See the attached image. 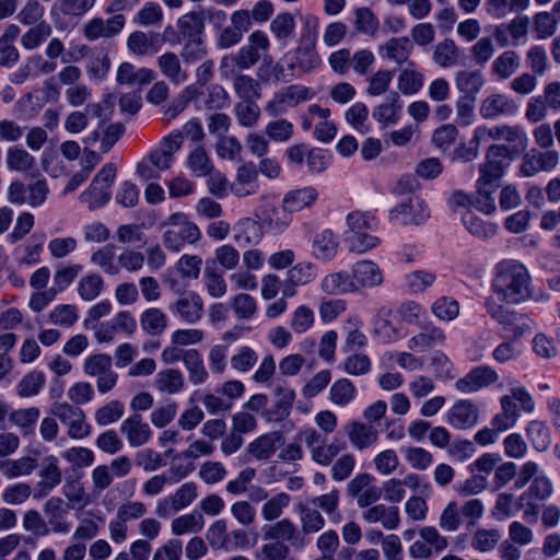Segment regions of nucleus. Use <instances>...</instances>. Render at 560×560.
Instances as JSON below:
<instances>
[{
    "instance_id": "58836bf2",
    "label": "nucleus",
    "mask_w": 560,
    "mask_h": 560,
    "mask_svg": "<svg viewBox=\"0 0 560 560\" xmlns=\"http://www.w3.org/2000/svg\"><path fill=\"white\" fill-rule=\"evenodd\" d=\"M161 72L174 84L179 85L188 79L187 72L182 69L178 56L175 52H165L158 58Z\"/></svg>"
},
{
    "instance_id": "473e14b6",
    "label": "nucleus",
    "mask_w": 560,
    "mask_h": 560,
    "mask_svg": "<svg viewBox=\"0 0 560 560\" xmlns=\"http://www.w3.org/2000/svg\"><path fill=\"white\" fill-rule=\"evenodd\" d=\"M502 411L495 415L491 420L494 431H506L515 425L520 418V410L516 402L512 401V397L504 395L500 398Z\"/></svg>"
},
{
    "instance_id": "4d7b16f0",
    "label": "nucleus",
    "mask_w": 560,
    "mask_h": 560,
    "mask_svg": "<svg viewBox=\"0 0 560 560\" xmlns=\"http://www.w3.org/2000/svg\"><path fill=\"white\" fill-rule=\"evenodd\" d=\"M291 497L285 492L277 493L269 498L261 506V516L267 522H277L281 517L283 510L289 506Z\"/></svg>"
},
{
    "instance_id": "2f4dec72",
    "label": "nucleus",
    "mask_w": 560,
    "mask_h": 560,
    "mask_svg": "<svg viewBox=\"0 0 560 560\" xmlns=\"http://www.w3.org/2000/svg\"><path fill=\"white\" fill-rule=\"evenodd\" d=\"M296 509L301 523L300 530L303 533L304 538H307L308 535L318 533L325 527L326 521L324 515L308 502L300 503Z\"/></svg>"
},
{
    "instance_id": "338daca9",
    "label": "nucleus",
    "mask_w": 560,
    "mask_h": 560,
    "mask_svg": "<svg viewBox=\"0 0 560 560\" xmlns=\"http://www.w3.org/2000/svg\"><path fill=\"white\" fill-rule=\"evenodd\" d=\"M355 387L348 378L337 380L330 387L329 398L338 406L348 405L355 396Z\"/></svg>"
},
{
    "instance_id": "69168bd1",
    "label": "nucleus",
    "mask_w": 560,
    "mask_h": 560,
    "mask_svg": "<svg viewBox=\"0 0 560 560\" xmlns=\"http://www.w3.org/2000/svg\"><path fill=\"white\" fill-rule=\"evenodd\" d=\"M46 377L40 371H32L22 377L16 385V393L20 397L37 395L44 387Z\"/></svg>"
},
{
    "instance_id": "c9c22d12",
    "label": "nucleus",
    "mask_w": 560,
    "mask_h": 560,
    "mask_svg": "<svg viewBox=\"0 0 560 560\" xmlns=\"http://www.w3.org/2000/svg\"><path fill=\"white\" fill-rule=\"evenodd\" d=\"M322 290L327 294H347L357 292L352 273L347 271L332 272L322 280Z\"/></svg>"
},
{
    "instance_id": "ea45409f",
    "label": "nucleus",
    "mask_w": 560,
    "mask_h": 560,
    "mask_svg": "<svg viewBox=\"0 0 560 560\" xmlns=\"http://www.w3.org/2000/svg\"><path fill=\"white\" fill-rule=\"evenodd\" d=\"M521 67V58L514 50L500 54L491 65V73L501 80L512 77Z\"/></svg>"
},
{
    "instance_id": "6ab92c4d",
    "label": "nucleus",
    "mask_w": 560,
    "mask_h": 560,
    "mask_svg": "<svg viewBox=\"0 0 560 560\" xmlns=\"http://www.w3.org/2000/svg\"><path fill=\"white\" fill-rule=\"evenodd\" d=\"M517 105L509 95L493 93L486 97L479 108L480 116L485 119H494L500 116L515 114Z\"/></svg>"
},
{
    "instance_id": "a19ab883",
    "label": "nucleus",
    "mask_w": 560,
    "mask_h": 560,
    "mask_svg": "<svg viewBox=\"0 0 560 560\" xmlns=\"http://www.w3.org/2000/svg\"><path fill=\"white\" fill-rule=\"evenodd\" d=\"M482 85L483 78L479 70H462L455 75V86L464 96L476 97Z\"/></svg>"
},
{
    "instance_id": "2eb2a0df",
    "label": "nucleus",
    "mask_w": 560,
    "mask_h": 560,
    "mask_svg": "<svg viewBox=\"0 0 560 560\" xmlns=\"http://www.w3.org/2000/svg\"><path fill=\"white\" fill-rule=\"evenodd\" d=\"M170 311L184 322L195 324L202 317L203 303L196 292L188 291L170 305Z\"/></svg>"
},
{
    "instance_id": "052dcab7",
    "label": "nucleus",
    "mask_w": 560,
    "mask_h": 560,
    "mask_svg": "<svg viewBox=\"0 0 560 560\" xmlns=\"http://www.w3.org/2000/svg\"><path fill=\"white\" fill-rule=\"evenodd\" d=\"M458 59V48L454 40L446 38L438 43L433 51V60L442 68H450L456 65Z\"/></svg>"
},
{
    "instance_id": "72a5a7b5",
    "label": "nucleus",
    "mask_w": 560,
    "mask_h": 560,
    "mask_svg": "<svg viewBox=\"0 0 560 560\" xmlns=\"http://www.w3.org/2000/svg\"><path fill=\"white\" fill-rule=\"evenodd\" d=\"M308 113L316 115L319 119L314 128V137L320 142H330L337 133L336 125L329 120L330 109L312 104L308 106Z\"/></svg>"
},
{
    "instance_id": "680f3d73",
    "label": "nucleus",
    "mask_w": 560,
    "mask_h": 560,
    "mask_svg": "<svg viewBox=\"0 0 560 560\" xmlns=\"http://www.w3.org/2000/svg\"><path fill=\"white\" fill-rule=\"evenodd\" d=\"M501 538V532L497 528H478L470 541L471 548L479 552H488L495 548Z\"/></svg>"
},
{
    "instance_id": "0eeeda50",
    "label": "nucleus",
    "mask_w": 560,
    "mask_h": 560,
    "mask_svg": "<svg viewBox=\"0 0 560 560\" xmlns=\"http://www.w3.org/2000/svg\"><path fill=\"white\" fill-rule=\"evenodd\" d=\"M488 137L493 140H503L510 144V156L523 152L527 147V135L520 126H494L491 128H478L475 131V140Z\"/></svg>"
},
{
    "instance_id": "4c0bfd02",
    "label": "nucleus",
    "mask_w": 560,
    "mask_h": 560,
    "mask_svg": "<svg viewBox=\"0 0 560 560\" xmlns=\"http://www.w3.org/2000/svg\"><path fill=\"white\" fill-rule=\"evenodd\" d=\"M445 339L442 329L433 326L425 325L422 330L409 339L408 348L413 351H427L430 348L441 345Z\"/></svg>"
},
{
    "instance_id": "f704fd0d",
    "label": "nucleus",
    "mask_w": 560,
    "mask_h": 560,
    "mask_svg": "<svg viewBox=\"0 0 560 560\" xmlns=\"http://www.w3.org/2000/svg\"><path fill=\"white\" fill-rule=\"evenodd\" d=\"M280 440L278 432L262 434L247 445L246 452L257 460H268L276 453Z\"/></svg>"
},
{
    "instance_id": "774afa93",
    "label": "nucleus",
    "mask_w": 560,
    "mask_h": 560,
    "mask_svg": "<svg viewBox=\"0 0 560 560\" xmlns=\"http://www.w3.org/2000/svg\"><path fill=\"white\" fill-rule=\"evenodd\" d=\"M354 27L360 34L374 36L380 21L369 8H359L354 11Z\"/></svg>"
},
{
    "instance_id": "e2e57ef3",
    "label": "nucleus",
    "mask_w": 560,
    "mask_h": 560,
    "mask_svg": "<svg viewBox=\"0 0 560 560\" xmlns=\"http://www.w3.org/2000/svg\"><path fill=\"white\" fill-rule=\"evenodd\" d=\"M104 290V281L97 273L82 277L78 283V293L83 301L95 300Z\"/></svg>"
},
{
    "instance_id": "f257e3e1",
    "label": "nucleus",
    "mask_w": 560,
    "mask_h": 560,
    "mask_svg": "<svg viewBox=\"0 0 560 560\" xmlns=\"http://www.w3.org/2000/svg\"><path fill=\"white\" fill-rule=\"evenodd\" d=\"M530 284L532 277L522 262L504 259L494 266L491 289L499 301L520 304L536 299Z\"/></svg>"
},
{
    "instance_id": "c756f323",
    "label": "nucleus",
    "mask_w": 560,
    "mask_h": 560,
    "mask_svg": "<svg viewBox=\"0 0 560 560\" xmlns=\"http://www.w3.org/2000/svg\"><path fill=\"white\" fill-rule=\"evenodd\" d=\"M318 198V191L312 186H305L289 190L284 194L282 203L290 213L300 212L315 203Z\"/></svg>"
},
{
    "instance_id": "e433bc0d",
    "label": "nucleus",
    "mask_w": 560,
    "mask_h": 560,
    "mask_svg": "<svg viewBox=\"0 0 560 560\" xmlns=\"http://www.w3.org/2000/svg\"><path fill=\"white\" fill-rule=\"evenodd\" d=\"M307 502L315 509L325 513L329 517L330 523L338 524L341 521V514L338 511L340 502V491L338 489H332L328 493L313 497Z\"/></svg>"
},
{
    "instance_id": "39448f33",
    "label": "nucleus",
    "mask_w": 560,
    "mask_h": 560,
    "mask_svg": "<svg viewBox=\"0 0 560 560\" xmlns=\"http://www.w3.org/2000/svg\"><path fill=\"white\" fill-rule=\"evenodd\" d=\"M486 307L491 318L502 325L512 339L521 338L533 328V320L525 314L508 310L492 300L486 302Z\"/></svg>"
},
{
    "instance_id": "b1692460",
    "label": "nucleus",
    "mask_w": 560,
    "mask_h": 560,
    "mask_svg": "<svg viewBox=\"0 0 560 560\" xmlns=\"http://www.w3.org/2000/svg\"><path fill=\"white\" fill-rule=\"evenodd\" d=\"M413 50V43L407 36L392 37L378 47L382 58L401 66L407 62Z\"/></svg>"
},
{
    "instance_id": "6e6552de",
    "label": "nucleus",
    "mask_w": 560,
    "mask_h": 560,
    "mask_svg": "<svg viewBox=\"0 0 560 560\" xmlns=\"http://www.w3.org/2000/svg\"><path fill=\"white\" fill-rule=\"evenodd\" d=\"M430 215L428 206L418 196L408 198L389 211V221L401 225L422 224Z\"/></svg>"
},
{
    "instance_id": "6e6d98bb",
    "label": "nucleus",
    "mask_w": 560,
    "mask_h": 560,
    "mask_svg": "<svg viewBox=\"0 0 560 560\" xmlns=\"http://www.w3.org/2000/svg\"><path fill=\"white\" fill-rule=\"evenodd\" d=\"M234 114L238 125L254 128L260 118V108L256 101L238 102L234 106Z\"/></svg>"
},
{
    "instance_id": "aec40b11",
    "label": "nucleus",
    "mask_w": 560,
    "mask_h": 560,
    "mask_svg": "<svg viewBox=\"0 0 560 560\" xmlns=\"http://www.w3.org/2000/svg\"><path fill=\"white\" fill-rule=\"evenodd\" d=\"M125 25V18L121 14L114 15L107 20L95 18L85 24L83 33L86 39L96 40L101 37H112L118 34Z\"/></svg>"
},
{
    "instance_id": "bb28decb",
    "label": "nucleus",
    "mask_w": 560,
    "mask_h": 560,
    "mask_svg": "<svg viewBox=\"0 0 560 560\" xmlns=\"http://www.w3.org/2000/svg\"><path fill=\"white\" fill-rule=\"evenodd\" d=\"M478 408L470 400H458L448 411V422L456 429H467L477 423Z\"/></svg>"
},
{
    "instance_id": "20e7f679",
    "label": "nucleus",
    "mask_w": 560,
    "mask_h": 560,
    "mask_svg": "<svg viewBox=\"0 0 560 560\" xmlns=\"http://www.w3.org/2000/svg\"><path fill=\"white\" fill-rule=\"evenodd\" d=\"M314 93L310 88L302 84H291L275 92L272 97L267 102L265 112L270 117H278L294 108L301 103L310 101Z\"/></svg>"
},
{
    "instance_id": "412c9836",
    "label": "nucleus",
    "mask_w": 560,
    "mask_h": 560,
    "mask_svg": "<svg viewBox=\"0 0 560 560\" xmlns=\"http://www.w3.org/2000/svg\"><path fill=\"white\" fill-rule=\"evenodd\" d=\"M345 431L351 445L358 451L369 448L378 441V432L371 423L353 420L345 427Z\"/></svg>"
},
{
    "instance_id": "423d86ee",
    "label": "nucleus",
    "mask_w": 560,
    "mask_h": 560,
    "mask_svg": "<svg viewBox=\"0 0 560 560\" xmlns=\"http://www.w3.org/2000/svg\"><path fill=\"white\" fill-rule=\"evenodd\" d=\"M198 497V486L194 481L183 483L173 494L158 501L155 514L167 518L190 505Z\"/></svg>"
},
{
    "instance_id": "1a4fd4ad",
    "label": "nucleus",
    "mask_w": 560,
    "mask_h": 560,
    "mask_svg": "<svg viewBox=\"0 0 560 560\" xmlns=\"http://www.w3.org/2000/svg\"><path fill=\"white\" fill-rule=\"evenodd\" d=\"M275 402L265 410L268 421L279 422L287 419L292 410L295 390L284 380H277L272 389Z\"/></svg>"
},
{
    "instance_id": "a211bd4d",
    "label": "nucleus",
    "mask_w": 560,
    "mask_h": 560,
    "mask_svg": "<svg viewBox=\"0 0 560 560\" xmlns=\"http://www.w3.org/2000/svg\"><path fill=\"white\" fill-rule=\"evenodd\" d=\"M291 215L290 211L283 207V203L281 205V208L267 206L256 211V217L258 218L261 226L268 232L275 234H280L288 229L292 221Z\"/></svg>"
},
{
    "instance_id": "7c9ffc66",
    "label": "nucleus",
    "mask_w": 560,
    "mask_h": 560,
    "mask_svg": "<svg viewBox=\"0 0 560 560\" xmlns=\"http://www.w3.org/2000/svg\"><path fill=\"white\" fill-rule=\"evenodd\" d=\"M234 241L240 246L257 244L262 237V226L260 222L252 218L240 219L233 228Z\"/></svg>"
},
{
    "instance_id": "9b49d317",
    "label": "nucleus",
    "mask_w": 560,
    "mask_h": 560,
    "mask_svg": "<svg viewBox=\"0 0 560 560\" xmlns=\"http://www.w3.org/2000/svg\"><path fill=\"white\" fill-rule=\"evenodd\" d=\"M43 512L49 530L55 534H67L71 529L68 521L69 508L59 497H51L43 504Z\"/></svg>"
},
{
    "instance_id": "37998d69",
    "label": "nucleus",
    "mask_w": 560,
    "mask_h": 560,
    "mask_svg": "<svg viewBox=\"0 0 560 560\" xmlns=\"http://www.w3.org/2000/svg\"><path fill=\"white\" fill-rule=\"evenodd\" d=\"M184 364L188 372L189 382L194 385L203 384L208 380V371L205 366L202 357L196 349L186 350Z\"/></svg>"
},
{
    "instance_id": "79ce46f5",
    "label": "nucleus",
    "mask_w": 560,
    "mask_h": 560,
    "mask_svg": "<svg viewBox=\"0 0 560 560\" xmlns=\"http://www.w3.org/2000/svg\"><path fill=\"white\" fill-rule=\"evenodd\" d=\"M205 526V517L200 512L192 511L191 513L180 515L172 521L171 532L175 536H180L187 533H199Z\"/></svg>"
},
{
    "instance_id": "f03ea898",
    "label": "nucleus",
    "mask_w": 560,
    "mask_h": 560,
    "mask_svg": "<svg viewBox=\"0 0 560 560\" xmlns=\"http://www.w3.org/2000/svg\"><path fill=\"white\" fill-rule=\"evenodd\" d=\"M511 160L509 147L504 144L490 145L485 161L479 164V178L476 183L498 188Z\"/></svg>"
},
{
    "instance_id": "5701e85b",
    "label": "nucleus",
    "mask_w": 560,
    "mask_h": 560,
    "mask_svg": "<svg viewBox=\"0 0 560 560\" xmlns=\"http://www.w3.org/2000/svg\"><path fill=\"white\" fill-rule=\"evenodd\" d=\"M351 273L357 291L361 288L377 287L383 282V275L378 266L372 260L357 261Z\"/></svg>"
},
{
    "instance_id": "dca6fc26",
    "label": "nucleus",
    "mask_w": 560,
    "mask_h": 560,
    "mask_svg": "<svg viewBox=\"0 0 560 560\" xmlns=\"http://www.w3.org/2000/svg\"><path fill=\"white\" fill-rule=\"evenodd\" d=\"M498 378V373L491 366L479 365L472 369L463 378L457 380L455 387L462 393H474L482 387L493 384Z\"/></svg>"
},
{
    "instance_id": "9d476101",
    "label": "nucleus",
    "mask_w": 560,
    "mask_h": 560,
    "mask_svg": "<svg viewBox=\"0 0 560 560\" xmlns=\"http://www.w3.org/2000/svg\"><path fill=\"white\" fill-rule=\"evenodd\" d=\"M137 327L136 319L128 311H121L108 322L97 324L93 327L95 338L98 342H110L118 331L132 334Z\"/></svg>"
},
{
    "instance_id": "a878e982",
    "label": "nucleus",
    "mask_w": 560,
    "mask_h": 560,
    "mask_svg": "<svg viewBox=\"0 0 560 560\" xmlns=\"http://www.w3.org/2000/svg\"><path fill=\"white\" fill-rule=\"evenodd\" d=\"M127 46L137 56H153L161 48V38L155 33L135 31L129 35Z\"/></svg>"
},
{
    "instance_id": "3c124183",
    "label": "nucleus",
    "mask_w": 560,
    "mask_h": 560,
    "mask_svg": "<svg viewBox=\"0 0 560 560\" xmlns=\"http://www.w3.org/2000/svg\"><path fill=\"white\" fill-rule=\"evenodd\" d=\"M186 164L196 177H206L214 170L211 159L202 147L195 148L188 154Z\"/></svg>"
},
{
    "instance_id": "4be33fe9",
    "label": "nucleus",
    "mask_w": 560,
    "mask_h": 560,
    "mask_svg": "<svg viewBox=\"0 0 560 560\" xmlns=\"http://www.w3.org/2000/svg\"><path fill=\"white\" fill-rule=\"evenodd\" d=\"M362 518L369 523H381L382 526L392 530L399 526L400 514L396 505H386L383 503L374 504L362 512Z\"/></svg>"
},
{
    "instance_id": "c03bdc74",
    "label": "nucleus",
    "mask_w": 560,
    "mask_h": 560,
    "mask_svg": "<svg viewBox=\"0 0 560 560\" xmlns=\"http://www.w3.org/2000/svg\"><path fill=\"white\" fill-rule=\"evenodd\" d=\"M295 27V20L290 12L278 13L270 22L272 35L283 45L294 36Z\"/></svg>"
},
{
    "instance_id": "8fccbe9b",
    "label": "nucleus",
    "mask_w": 560,
    "mask_h": 560,
    "mask_svg": "<svg viewBox=\"0 0 560 560\" xmlns=\"http://www.w3.org/2000/svg\"><path fill=\"white\" fill-rule=\"evenodd\" d=\"M142 329L151 336L161 335L167 326V316L156 307L145 310L140 316Z\"/></svg>"
},
{
    "instance_id": "a18cd8bd",
    "label": "nucleus",
    "mask_w": 560,
    "mask_h": 560,
    "mask_svg": "<svg viewBox=\"0 0 560 560\" xmlns=\"http://www.w3.org/2000/svg\"><path fill=\"white\" fill-rule=\"evenodd\" d=\"M154 384L160 392L174 395L184 388V376L176 369L162 370L155 375Z\"/></svg>"
},
{
    "instance_id": "c85d7f7f",
    "label": "nucleus",
    "mask_w": 560,
    "mask_h": 560,
    "mask_svg": "<svg viewBox=\"0 0 560 560\" xmlns=\"http://www.w3.org/2000/svg\"><path fill=\"white\" fill-rule=\"evenodd\" d=\"M201 236V232L196 224H186L184 229H168L163 234L164 245L173 250L179 252L185 243H195Z\"/></svg>"
},
{
    "instance_id": "bf43d9fd",
    "label": "nucleus",
    "mask_w": 560,
    "mask_h": 560,
    "mask_svg": "<svg viewBox=\"0 0 560 560\" xmlns=\"http://www.w3.org/2000/svg\"><path fill=\"white\" fill-rule=\"evenodd\" d=\"M110 199L108 187L92 180L88 189L80 195V200L88 203L90 210H95L106 205Z\"/></svg>"
},
{
    "instance_id": "ddd939ff",
    "label": "nucleus",
    "mask_w": 560,
    "mask_h": 560,
    "mask_svg": "<svg viewBox=\"0 0 560 560\" xmlns=\"http://www.w3.org/2000/svg\"><path fill=\"white\" fill-rule=\"evenodd\" d=\"M230 190L236 197H247L259 190L257 166L252 161L245 162L236 168Z\"/></svg>"
},
{
    "instance_id": "4468645a",
    "label": "nucleus",
    "mask_w": 560,
    "mask_h": 560,
    "mask_svg": "<svg viewBox=\"0 0 560 560\" xmlns=\"http://www.w3.org/2000/svg\"><path fill=\"white\" fill-rule=\"evenodd\" d=\"M559 154L557 151L540 152L532 149L524 154L520 172L523 176L532 177L540 171H551L558 164Z\"/></svg>"
},
{
    "instance_id": "f8f14e48",
    "label": "nucleus",
    "mask_w": 560,
    "mask_h": 560,
    "mask_svg": "<svg viewBox=\"0 0 560 560\" xmlns=\"http://www.w3.org/2000/svg\"><path fill=\"white\" fill-rule=\"evenodd\" d=\"M38 477L40 479L35 487V499L48 495L61 482L62 475L56 456L49 455L42 460Z\"/></svg>"
},
{
    "instance_id": "f3484780",
    "label": "nucleus",
    "mask_w": 560,
    "mask_h": 560,
    "mask_svg": "<svg viewBox=\"0 0 560 560\" xmlns=\"http://www.w3.org/2000/svg\"><path fill=\"white\" fill-rule=\"evenodd\" d=\"M319 63L320 58L316 51L315 44L310 42L303 43L295 49L288 68L291 71V77H299L313 71Z\"/></svg>"
},
{
    "instance_id": "13d9d810",
    "label": "nucleus",
    "mask_w": 560,
    "mask_h": 560,
    "mask_svg": "<svg viewBox=\"0 0 560 560\" xmlns=\"http://www.w3.org/2000/svg\"><path fill=\"white\" fill-rule=\"evenodd\" d=\"M177 26L185 38L201 37L205 28L201 9L184 14L178 19Z\"/></svg>"
},
{
    "instance_id": "7ed1b4c3",
    "label": "nucleus",
    "mask_w": 560,
    "mask_h": 560,
    "mask_svg": "<svg viewBox=\"0 0 560 560\" xmlns=\"http://www.w3.org/2000/svg\"><path fill=\"white\" fill-rule=\"evenodd\" d=\"M261 535L265 541H282L294 551H302L310 544L308 538H304L298 525L290 518L264 525Z\"/></svg>"
},
{
    "instance_id": "864d4df0",
    "label": "nucleus",
    "mask_w": 560,
    "mask_h": 560,
    "mask_svg": "<svg viewBox=\"0 0 560 560\" xmlns=\"http://www.w3.org/2000/svg\"><path fill=\"white\" fill-rule=\"evenodd\" d=\"M476 192L471 195V206L485 214H492L497 210L493 194L498 189L488 185L476 183Z\"/></svg>"
},
{
    "instance_id": "09e8293b",
    "label": "nucleus",
    "mask_w": 560,
    "mask_h": 560,
    "mask_svg": "<svg viewBox=\"0 0 560 560\" xmlns=\"http://www.w3.org/2000/svg\"><path fill=\"white\" fill-rule=\"evenodd\" d=\"M37 467V460L33 457L25 456L15 460H0V471L7 478H15L32 474Z\"/></svg>"
},
{
    "instance_id": "49530a36",
    "label": "nucleus",
    "mask_w": 560,
    "mask_h": 560,
    "mask_svg": "<svg viewBox=\"0 0 560 560\" xmlns=\"http://www.w3.org/2000/svg\"><path fill=\"white\" fill-rule=\"evenodd\" d=\"M401 107L399 95L396 92H392L384 103L373 109L372 116L380 122L395 124L399 118Z\"/></svg>"
},
{
    "instance_id": "0e129e2a",
    "label": "nucleus",
    "mask_w": 560,
    "mask_h": 560,
    "mask_svg": "<svg viewBox=\"0 0 560 560\" xmlns=\"http://www.w3.org/2000/svg\"><path fill=\"white\" fill-rule=\"evenodd\" d=\"M348 234H358L360 232L375 230L377 223L374 215L370 212L352 211L347 215Z\"/></svg>"
},
{
    "instance_id": "603ef678",
    "label": "nucleus",
    "mask_w": 560,
    "mask_h": 560,
    "mask_svg": "<svg viewBox=\"0 0 560 560\" xmlns=\"http://www.w3.org/2000/svg\"><path fill=\"white\" fill-rule=\"evenodd\" d=\"M525 431L528 440L536 451L544 452L550 446V430L545 422L539 420H532L528 422Z\"/></svg>"
},
{
    "instance_id": "393cba45",
    "label": "nucleus",
    "mask_w": 560,
    "mask_h": 560,
    "mask_svg": "<svg viewBox=\"0 0 560 560\" xmlns=\"http://www.w3.org/2000/svg\"><path fill=\"white\" fill-rule=\"evenodd\" d=\"M120 432L126 435L130 446L138 447L144 445L152 435L148 423L142 421L139 413L125 419L120 424Z\"/></svg>"
},
{
    "instance_id": "cd10ccee",
    "label": "nucleus",
    "mask_w": 560,
    "mask_h": 560,
    "mask_svg": "<svg viewBox=\"0 0 560 560\" xmlns=\"http://www.w3.org/2000/svg\"><path fill=\"white\" fill-rule=\"evenodd\" d=\"M338 247V236L330 229L316 233L312 243L313 255L325 262L335 258Z\"/></svg>"
},
{
    "instance_id": "de8ad7c7",
    "label": "nucleus",
    "mask_w": 560,
    "mask_h": 560,
    "mask_svg": "<svg viewBox=\"0 0 560 560\" xmlns=\"http://www.w3.org/2000/svg\"><path fill=\"white\" fill-rule=\"evenodd\" d=\"M233 89L241 102L257 101L261 96L260 83L247 74H236L233 79Z\"/></svg>"
},
{
    "instance_id": "5fc2aeb1",
    "label": "nucleus",
    "mask_w": 560,
    "mask_h": 560,
    "mask_svg": "<svg viewBox=\"0 0 560 560\" xmlns=\"http://www.w3.org/2000/svg\"><path fill=\"white\" fill-rule=\"evenodd\" d=\"M462 222L471 235L480 238L493 236L497 232L495 224L483 221L469 210L462 215Z\"/></svg>"
}]
</instances>
